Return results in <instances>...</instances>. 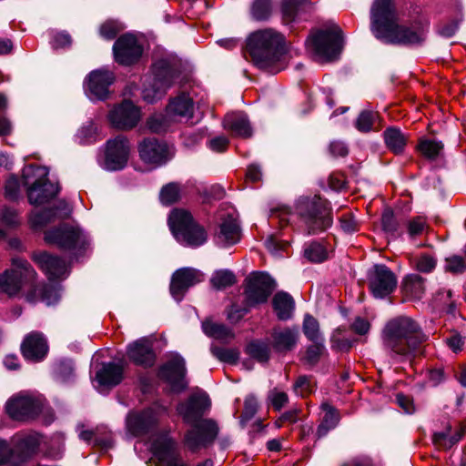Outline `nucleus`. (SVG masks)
Segmentation results:
<instances>
[{"mask_svg":"<svg viewBox=\"0 0 466 466\" xmlns=\"http://www.w3.org/2000/svg\"><path fill=\"white\" fill-rule=\"evenodd\" d=\"M127 354L132 362L145 368L153 366L156 361V354L152 345L148 339L144 338L130 343Z\"/></svg>","mask_w":466,"mask_h":466,"instance_id":"27","label":"nucleus"},{"mask_svg":"<svg viewBox=\"0 0 466 466\" xmlns=\"http://www.w3.org/2000/svg\"><path fill=\"white\" fill-rule=\"evenodd\" d=\"M219 231L217 234V242L221 246L236 244L240 239L239 226L233 215L222 217Z\"/></svg>","mask_w":466,"mask_h":466,"instance_id":"28","label":"nucleus"},{"mask_svg":"<svg viewBox=\"0 0 466 466\" xmlns=\"http://www.w3.org/2000/svg\"><path fill=\"white\" fill-rule=\"evenodd\" d=\"M212 355L221 362L235 363L238 360L239 352L235 349H228L212 345L210 347Z\"/></svg>","mask_w":466,"mask_h":466,"instance_id":"46","label":"nucleus"},{"mask_svg":"<svg viewBox=\"0 0 466 466\" xmlns=\"http://www.w3.org/2000/svg\"><path fill=\"white\" fill-rule=\"evenodd\" d=\"M275 283L270 276L263 272H254L247 279L245 289L246 303L252 307L264 303L274 290Z\"/></svg>","mask_w":466,"mask_h":466,"instance_id":"14","label":"nucleus"},{"mask_svg":"<svg viewBox=\"0 0 466 466\" xmlns=\"http://www.w3.org/2000/svg\"><path fill=\"white\" fill-rule=\"evenodd\" d=\"M140 119V109L129 100H125L116 105L108 114V120L111 125L121 130L134 128Z\"/></svg>","mask_w":466,"mask_h":466,"instance_id":"20","label":"nucleus"},{"mask_svg":"<svg viewBox=\"0 0 466 466\" xmlns=\"http://www.w3.org/2000/svg\"><path fill=\"white\" fill-rule=\"evenodd\" d=\"M268 400L276 410H280L287 404L289 397L284 391L273 390L268 393Z\"/></svg>","mask_w":466,"mask_h":466,"instance_id":"58","label":"nucleus"},{"mask_svg":"<svg viewBox=\"0 0 466 466\" xmlns=\"http://www.w3.org/2000/svg\"><path fill=\"white\" fill-rule=\"evenodd\" d=\"M369 289L377 299L391 294L397 287L396 275L385 265H375L368 274Z\"/></svg>","mask_w":466,"mask_h":466,"instance_id":"15","label":"nucleus"},{"mask_svg":"<svg viewBox=\"0 0 466 466\" xmlns=\"http://www.w3.org/2000/svg\"><path fill=\"white\" fill-rule=\"evenodd\" d=\"M167 114L171 117L191 118L193 116V101L185 94L173 98L167 106Z\"/></svg>","mask_w":466,"mask_h":466,"instance_id":"35","label":"nucleus"},{"mask_svg":"<svg viewBox=\"0 0 466 466\" xmlns=\"http://www.w3.org/2000/svg\"><path fill=\"white\" fill-rule=\"evenodd\" d=\"M0 220L7 227H15L19 224L17 212L7 208H3L0 212Z\"/></svg>","mask_w":466,"mask_h":466,"instance_id":"59","label":"nucleus"},{"mask_svg":"<svg viewBox=\"0 0 466 466\" xmlns=\"http://www.w3.org/2000/svg\"><path fill=\"white\" fill-rule=\"evenodd\" d=\"M258 402L257 398L252 394L248 395L245 398L244 408L240 416V423L242 426H245L246 423H248L251 419H253V417L258 411Z\"/></svg>","mask_w":466,"mask_h":466,"instance_id":"47","label":"nucleus"},{"mask_svg":"<svg viewBox=\"0 0 466 466\" xmlns=\"http://www.w3.org/2000/svg\"><path fill=\"white\" fill-rule=\"evenodd\" d=\"M161 378L165 379L173 388L182 390L186 387L185 382L186 366L185 360L176 356L165 363L159 370Z\"/></svg>","mask_w":466,"mask_h":466,"instance_id":"26","label":"nucleus"},{"mask_svg":"<svg viewBox=\"0 0 466 466\" xmlns=\"http://www.w3.org/2000/svg\"><path fill=\"white\" fill-rule=\"evenodd\" d=\"M204 280L203 273L193 268H182L176 270L171 278L170 293L177 300L181 301L187 289Z\"/></svg>","mask_w":466,"mask_h":466,"instance_id":"21","label":"nucleus"},{"mask_svg":"<svg viewBox=\"0 0 466 466\" xmlns=\"http://www.w3.org/2000/svg\"><path fill=\"white\" fill-rule=\"evenodd\" d=\"M248 312V309L242 308L237 305H232L228 310H227V319L228 320L232 323L236 324L238 323L242 318Z\"/></svg>","mask_w":466,"mask_h":466,"instance_id":"60","label":"nucleus"},{"mask_svg":"<svg viewBox=\"0 0 466 466\" xmlns=\"http://www.w3.org/2000/svg\"><path fill=\"white\" fill-rule=\"evenodd\" d=\"M21 352L27 360L41 361L48 352L47 341L44 335L37 331L27 334L21 344Z\"/></svg>","mask_w":466,"mask_h":466,"instance_id":"24","label":"nucleus"},{"mask_svg":"<svg viewBox=\"0 0 466 466\" xmlns=\"http://www.w3.org/2000/svg\"><path fill=\"white\" fill-rule=\"evenodd\" d=\"M247 51L258 68L277 73L285 67L284 37L273 29L252 33L247 39Z\"/></svg>","mask_w":466,"mask_h":466,"instance_id":"4","label":"nucleus"},{"mask_svg":"<svg viewBox=\"0 0 466 466\" xmlns=\"http://www.w3.org/2000/svg\"><path fill=\"white\" fill-rule=\"evenodd\" d=\"M332 348L339 350H349L352 346V341L349 339H344L342 336V329L339 328L331 337Z\"/></svg>","mask_w":466,"mask_h":466,"instance_id":"56","label":"nucleus"},{"mask_svg":"<svg viewBox=\"0 0 466 466\" xmlns=\"http://www.w3.org/2000/svg\"><path fill=\"white\" fill-rule=\"evenodd\" d=\"M33 259L51 280L67 276V266L60 258L47 252L36 253Z\"/></svg>","mask_w":466,"mask_h":466,"instance_id":"25","label":"nucleus"},{"mask_svg":"<svg viewBox=\"0 0 466 466\" xmlns=\"http://www.w3.org/2000/svg\"><path fill=\"white\" fill-rule=\"evenodd\" d=\"M445 343L453 352L457 353L462 350L464 339L460 334L455 333L451 337L446 338Z\"/></svg>","mask_w":466,"mask_h":466,"instance_id":"63","label":"nucleus"},{"mask_svg":"<svg viewBox=\"0 0 466 466\" xmlns=\"http://www.w3.org/2000/svg\"><path fill=\"white\" fill-rule=\"evenodd\" d=\"M341 229L345 233H354L359 230L360 226L352 213L343 214L339 218Z\"/></svg>","mask_w":466,"mask_h":466,"instance_id":"55","label":"nucleus"},{"mask_svg":"<svg viewBox=\"0 0 466 466\" xmlns=\"http://www.w3.org/2000/svg\"><path fill=\"white\" fill-rule=\"evenodd\" d=\"M407 233L410 238H415L422 235L429 229L426 218L423 217H415L406 222Z\"/></svg>","mask_w":466,"mask_h":466,"instance_id":"42","label":"nucleus"},{"mask_svg":"<svg viewBox=\"0 0 466 466\" xmlns=\"http://www.w3.org/2000/svg\"><path fill=\"white\" fill-rule=\"evenodd\" d=\"M32 173L37 178L27 189L29 202L33 205H42L48 202L59 191L57 185L51 183L47 178V171L44 167H28L25 170V177Z\"/></svg>","mask_w":466,"mask_h":466,"instance_id":"12","label":"nucleus"},{"mask_svg":"<svg viewBox=\"0 0 466 466\" xmlns=\"http://www.w3.org/2000/svg\"><path fill=\"white\" fill-rule=\"evenodd\" d=\"M114 74L109 70L92 71L86 79V87L91 98L103 100L108 95V87L114 81Z\"/></svg>","mask_w":466,"mask_h":466,"instance_id":"23","label":"nucleus"},{"mask_svg":"<svg viewBox=\"0 0 466 466\" xmlns=\"http://www.w3.org/2000/svg\"><path fill=\"white\" fill-rule=\"evenodd\" d=\"M204 134L201 131H190L183 134V144L187 147H192L202 141Z\"/></svg>","mask_w":466,"mask_h":466,"instance_id":"62","label":"nucleus"},{"mask_svg":"<svg viewBox=\"0 0 466 466\" xmlns=\"http://www.w3.org/2000/svg\"><path fill=\"white\" fill-rule=\"evenodd\" d=\"M124 368L122 365L109 362L104 364L96 372V380L100 385L114 387L123 380Z\"/></svg>","mask_w":466,"mask_h":466,"instance_id":"33","label":"nucleus"},{"mask_svg":"<svg viewBox=\"0 0 466 466\" xmlns=\"http://www.w3.org/2000/svg\"><path fill=\"white\" fill-rule=\"evenodd\" d=\"M36 271L25 258H13L11 268L0 273V294L9 299L19 297L25 289L35 288Z\"/></svg>","mask_w":466,"mask_h":466,"instance_id":"5","label":"nucleus"},{"mask_svg":"<svg viewBox=\"0 0 466 466\" xmlns=\"http://www.w3.org/2000/svg\"><path fill=\"white\" fill-rule=\"evenodd\" d=\"M320 408L324 411V415L317 429L318 438L325 436L328 431L334 429L339 421V414L338 410L330 404L324 402L321 404Z\"/></svg>","mask_w":466,"mask_h":466,"instance_id":"38","label":"nucleus"},{"mask_svg":"<svg viewBox=\"0 0 466 466\" xmlns=\"http://www.w3.org/2000/svg\"><path fill=\"white\" fill-rule=\"evenodd\" d=\"M158 419L159 412L153 408L141 412L133 411L127 418V428L133 436H142L155 428Z\"/></svg>","mask_w":466,"mask_h":466,"instance_id":"22","label":"nucleus"},{"mask_svg":"<svg viewBox=\"0 0 466 466\" xmlns=\"http://www.w3.org/2000/svg\"><path fill=\"white\" fill-rule=\"evenodd\" d=\"M381 224L383 229L393 235V236H401L402 231L399 230V224L393 215V212L391 209H385L382 213L381 217Z\"/></svg>","mask_w":466,"mask_h":466,"instance_id":"52","label":"nucleus"},{"mask_svg":"<svg viewBox=\"0 0 466 466\" xmlns=\"http://www.w3.org/2000/svg\"><path fill=\"white\" fill-rule=\"evenodd\" d=\"M304 256L311 262L319 263L327 259L328 252L323 245L313 242L305 248Z\"/></svg>","mask_w":466,"mask_h":466,"instance_id":"43","label":"nucleus"},{"mask_svg":"<svg viewBox=\"0 0 466 466\" xmlns=\"http://www.w3.org/2000/svg\"><path fill=\"white\" fill-rule=\"evenodd\" d=\"M38 299L49 306L56 303L58 300L59 296L54 289L39 285L35 281V288H31V289L26 293V299L29 302H35Z\"/></svg>","mask_w":466,"mask_h":466,"instance_id":"39","label":"nucleus"},{"mask_svg":"<svg viewBox=\"0 0 466 466\" xmlns=\"http://www.w3.org/2000/svg\"><path fill=\"white\" fill-rule=\"evenodd\" d=\"M371 30L377 38L391 44L411 45L424 39L422 31H414L398 23L393 0H375L371 9Z\"/></svg>","mask_w":466,"mask_h":466,"instance_id":"3","label":"nucleus"},{"mask_svg":"<svg viewBox=\"0 0 466 466\" xmlns=\"http://www.w3.org/2000/svg\"><path fill=\"white\" fill-rule=\"evenodd\" d=\"M312 10L310 0H283L281 5L282 19L285 24L302 18L304 13Z\"/></svg>","mask_w":466,"mask_h":466,"instance_id":"30","label":"nucleus"},{"mask_svg":"<svg viewBox=\"0 0 466 466\" xmlns=\"http://www.w3.org/2000/svg\"><path fill=\"white\" fill-rule=\"evenodd\" d=\"M177 76V70L168 61L165 59L157 61L152 67V76L142 92L144 100L154 103L160 99L173 85Z\"/></svg>","mask_w":466,"mask_h":466,"instance_id":"9","label":"nucleus"},{"mask_svg":"<svg viewBox=\"0 0 466 466\" xmlns=\"http://www.w3.org/2000/svg\"><path fill=\"white\" fill-rule=\"evenodd\" d=\"M271 14V0H256L251 7V15L255 20H266Z\"/></svg>","mask_w":466,"mask_h":466,"instance_id":"51","label":"nucleus"},{"mask_svg":"<svg viewBox=\"0 0 466 466\" xmlns=\"http://www.w3.org/2000/svg\"><path fill=\"white\" fill-rule=\"evenodd\" d=\"M377 117V112L364 110L359 115L358 118L356 119L355 127L360 132H370L371 131L373 124Z\"/></svg>","mask_w":466,"mask_h":466,"instance_id":"49","label":"nucleus"},{"mask_svg":"<svg viewBox=\"0 0 466 466\" xmlns=\"http://www.w3.org/2000/svg\"><path fill=\"white\" fill-rule=\"evenodd\" d=\"M168 222L173 235L179 243L192 248L206 243L208 239L206 230L193 219L191 214L187 210H173Z\"/></svg>","mask_w":466,"mask_h":466,"instance_id":"7","label":"nucleus"},{"mask_svg":"<svg viewBox=\"0 0 466 466\" xmlns=\"http://www.w3.org/2000/svg\"><path fill=\"white\" fill-rule=\"evenodd\" d=\"M130 153V143L127 137L119 135L106 143L105 167L119 170L126 167Z\"/></svg>","mask_w":466,"mask_h":466,"instance_id":"18","label":"nucleus"},{"mask_svg":"<svg viewBox=\"0 0 466 466\" xmlns=\"http://www.w3.org/2000/svg\"><path fill=\"white\" fill-rule=\"evenodd\" d=\"M312 387L310 379L306 376H301L297 380L294 390L297 394L305 396L311 392Z\"/></svg>","mask_w":466,"mask_h":466,"instance_id":"61","label":"nucleus"},{"mask_svg":"<svg viewBox=\"0 0 466 466\" xmlns=\"http://www.w3.org/2000/svg\"><path fill=\"white\" fill-rule=\"evenodd\" d=\"M247 352L260 362H266L269 358V348L261 341L250 342L247 347Z\"/></svg>","mask_w":466,"mask_h":466,"instance_id":"48","label":"nucleus"},{"mask_svg":"<svg viewBox=\"0 0 466 466\" xmlns=\"http://www.w3.org/2000/svg\"><path fill=\"white\" fill-rule=\"evenodd\" d=\"M115 60L123 66L132 65L139 60L143 47L132 34L119 36L113 46Z\"/></svg>","mask_w":466,"mask_h":466,"instance_id":"19","label":"nucleus"},{"mask_svg":"<svg viewBox=\"0 0 466 466\" xmlns=\"http://www.w3.org/2000/svg\"><path fill=\"white\" fill-rule=\"evenodd\" d=\"M413 267L420 272L430 273L437 265V258L431 254L423 253L412 259Z\"/></svg>","mask_w":466,"mask_h":466,"instance_id":"44","label":"nucleus"},{"mask_svg":"<svg viewBox=\"0 0 466 466\" xmlns=\"http://www.w3.org/2000/svg\"><path fill=\"white\" fill-rule=\"evenodd\" d=\"M138 153L144 163L155 167L166 164L174 156L173 148L156 138L144 139L138 145Z\"/></svg>","mask_w":466,"mask_h":466,"instance_id":"17","label":"nucleus"},{"mask_svg":"<svg viewBox=\"0 0 466 466\" xmlns=\"http://www.w3.org/2000/svg\"><path fill=\"white\" fill-rule=\"evenodd\" d=\"M151 449L160 466H189L183 461L177 441L168 434L157 436L153 441ZM197 466H212V464L207 461Z\"/></svg>","mask_w":466,"mask_h":466,"instance_id":"11","label":"nucleus"},{"mask_svg":"<svg viewBox=\"0 0 466 466\" xmlns=\"http://www.w3.org/2000/svg\"><path fill=\"white\" fill-rule=\"evenodd\" d=\"M383 138L387 148L396 155L403 153L409 141V136L396 127H387Z\"/></svg>","mask_w":466,"mask_h":466,"instance_id":"34","label":"nucleus"},{"mask_svg":"<svg viewBox=\"0 0 466 466\" xmlns=\"http://www.w3.org/2000/svg\"><path fill=\"white\" fill-rule=\"evenodd\" d=\"M272 346L279 352L291 350L299 338L298 328H275L272 331Z\"/></svg>","mask_w":466,"mask_h":466,"instance_id":"29","label":"nucleus"},{"mask_svg":"<svg viewBox=\"0 0 466 466\" xmlns=\"http://www.w3.org/2000/svg\"><path fill=\"white\" fill-rule=\"evenodd\" d=\"M272 306L279 319L288 320L293 315L295 301L289 293L281 291L273 297Z\"/></svg>","mask_w":466,"mask_h":466,"instance_id":"36","label":"nucleus"},{"mask_svg":"<svg viewBox=\"0 0 466 466\" xmlns=\"http://www.w3.org/2000/svg\"><path fill=\"white\" fill-rule=\"evenodd\" d=\"M307 49L321 61L336 59L343 47L342 32L334 25L329 29L318 30L306 40Z\"/></svg>","mask_w":466,"mask_h":466,"instance_id":"8","label":"nucleus"},{"mask_svg":"<svg viewBox=\"0 0 466 466\" xmlns=\"http://www.w3.org/2000/svg\"><path fill=\"white\" fill-rule=\"evenodd\" d=\"M322 341H312L313 344L307 349L304 360L308 364L315 365L319 360L325 351Z\"/></svg>","mask_w":466,"mask_h":466,"instance_id":"53","label":"nucleus"},{"mask_svg":"<svg viewBox=\"0 0 466 466\" xmlns=\"http://www.w3.org/2000/svg\"><path fill=\"white\" fill-rule=\"evenodd\" d=\"M425 340L419 324L405 316L390 320L383 329V344L391 358L399 361H411Z\"/></svg>","mask_w":466,"mask_h":466,"instance_id":"2","label":"nucleus"},{"mask_svg":"<svg viewBox=\"0 0 466 466\" xmlns=\"http://www.w3.org/2000/svg\"><path fill=\"white\" fill-rule=\"evenodd\" d=\"M303 332L311 341L323 340L319 335V327L318 320L311 315H305L303 321Z\"/></svg>","mask_w":466,"mask_h":466,"instance_id":"50","label":"nucleus"},{"mask_svg":"<svg viewBox=\"0 0 466 466\" xmlns=\"http://www.w3.org/2000/svg\"><path fill=\"white\" fill-rule=\"evenodd\" d=\"M43 405L41 398L20 392L7 401L5 410L13 420L25 421L35 419L42 410Z\"/></svg>","mask_w":466,"mask_h":466,"instance_id":"13","label":"nucleus"},{"mask_svg":"<svg viewBox=\"0 0 466 466\" xmlns=\"http://www.w3.org/2000/svg\"><path fill=\"white\" fill-rule=\"evenodd\" d=\"M401 292L406 299H420L425 293L424 279L417 274L406 276L401 283Z\"/></svg>","mask_w":466,"mask_h":466,"instance_id":"32","label":"nucleus"},{"mask_svg":"<svg viewBox=\"0 0 466 466\" xmlns=\"http://www.w3.org/2000/svg\"><path fill=\"white\" fill-rule=\"evenodd\" d=\"M396 401L405 413L412 414L415 411L413 401L410 397L403 394H397Z\"/></svg>","mask_w":466,"mask_h":466,"instance_id":"64","label":"nucleus"},{"mask_svg":"<svg viewBox=\"0 0 466 466\" xmlns=\"http://www.w3.org/2000/svg\"><path fill=\"white\" fill-rule=\"evenodd\" d=\"M181 187L179 184L172 182L164 186L160 192V200L165 205H170L180 198Z\"/></svg>","mask_w":466,"mask_h":466,"instance_id":"45","label":"nucleus"},{"mask_svg":"<svg viewBox=\"0 0 466 466\" xmlns=\"http://www.w3.org/2000/svg\"><path fill=\"white\" fill-rule=\"evenodd\" d=\"M202 329L207 336L223 342H228L235 337L232 329L224 324L213 322L210 319H206L202 322Z\"/></svg>","mask_w":466,"mask_h":466,"instance_id":"37","label":"nucleus"},{"mask_svg":"<svg viewBox=\"0 0 466 466\" xmlns=\"http://www.w3.org/2000/svg\"><path fill=\"white\" fill-rule=\"evenodd\" d=\"M296 209L309 235L321 232L332 224L329 204L319 196L300 198Z\"/></svg>","mask_w":466,"mask_h":466,"instance_id":"6","label":"nucleus"},{"mask_svg":"<svg viewBox=\"0 0 466 466\" xmlns=\"http://www.w3.org/2000/svg\"><path fill=\"white\" fill-rule=\"evenodd\" d=\"M37 446L36 439L32 436L19 440L15 450H11L5 441H0V466H17L35 452Z\"/></svg>","mask_w":466,"mask_h":466,"instance_id":"16","label":"nucleus"},{"mask_svg":"<svg viewBox=\"0 0 466 466\" xmlns=\"http://www.w3.org/2000/svg\"><path fill=\"white\" fill-rule=\"evenodd\" d=\"M45 240L57 246L63 250L76 253L87 245V237L78 227L70 224H63L45 233Z\"/></svg>","mask_w":466,"mask_h":466,"instance_id":"10","label":"nucleus"},{"mask_svg":"<svg viewBox=\"0 0 466 466\" xmlns=\"http://www.w3.org/2000/svg\"><path fill=\"white\" fill-rule=\"evenodd\" d=\"M236 277L234 273L228 269H219L213 273L210 283L216 289H223L234 285Z\"/></svg>","mask_w":466,"mask_h":466,"instance_id":"41","label":"nucleus"},{"mask_svg":"<svg viewBox=\"0 0 466 466\" xmlns=\"http://www.w3.org/2000/svg\"><path fill=\"white\" fill-rule=\"evenodd\" d=\"M224 127L233 135L242 137H249L252 130L247 116L243 113H230L224 118Z\"/></svg>","mask_w":466,"mask_h":466,"instance_id":"31","label":"nucleus"},{"mask_svg":"<svg viewBox=\"0 0 466 466\" xmlns=\"http://www.w3.org/2000/svg\"><path fill=\"white\" fill-rule=\"evenodd\" d=\"M445 270L452 274H461L466 270V261L461 256L452 255L445 259Z\"/></svg>","mask_w":466,"mask_h":466,"instance_id":"54","label":"nucleus"},{"mask_svg":"<svg viewBox=\"0 0 466 466\" xmlns=\"http://www.w3.org/2000/svg\"><path fill=\"white\" fill-rule=\"evenodd\" d=\"M209 407L210 400L203 392L192 394L187 401L177 406V412L183 420L192 426L183 441L184 445L192 452L213 442L218 433V427L213 420L202 418Z\"/></svg>","mask_w":466,"mask_h":466,"instance_id":"1","label":"nucleus"},{"mask_svg":"<svg viewBox=\"0 0 466 466\" xmlns=\"http://www.w3.org/2000/svg\"><path fill=\"white\" fill-rule=\"evenodd\" d=\"M418 151L428 159H435L443 149V144L441 141L420 138L417 146Z\"/></svg>","mask_w":466,"mask_h":466,"instance_id":"40","label":"nucleus"},{"mask_svg":"<svg viewBox=\"0 0 466 466\" xmlns=\"http://www.w3.org/2000/svg\"><path fill=\"white\" fill-rule=\"evenodd\" d=\"M119 26L115 21L109 20L103 23L99 28L100 35L106 39H114L119 32Z\"/></svg>","mask_w":466,"mask_h":466,"instance_id":"57","label":"nucleus"}]
</instances>
